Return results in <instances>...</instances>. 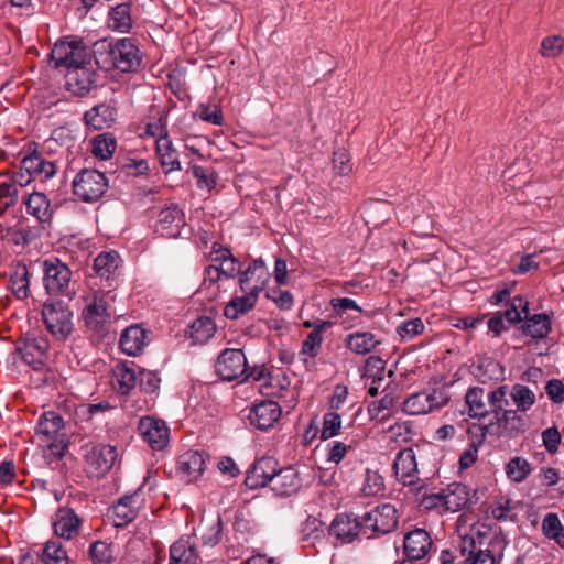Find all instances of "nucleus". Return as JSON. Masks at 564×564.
Listing matches in <instances>:
<instances>
[{
    "label": "nucleus",
    "instance_id": "f257e3e1",
    "mask_svg": "<svg viewBox=\"0 0 564 564\" xmlns=\"http://www.w3.org/2000/svg\"><path fill=\"white\" fill-rule=\"evenodd\" d=\"M93 55L96 64L105 69L132 72L141 62L139 50L130 39L119 40L116 44L107 40L98 41L94 44Z\"/></svg>",
    "mask_w": 564,
    "mask_h": 564
},
{
    "label": "nucleus",
    "instance_id": "f03ea898",
    "mask_svg": "<svg viewBox=\"0 0 564 564\" xmlns=\"http://www.w3.org/2000/svg\"><path fill=\"white\" fill-rule=\"evenodd\" d=\"M108 292L91 291L84 296L83 319L88 330L105 336L110 328L112 312L107 303Z\"/></svg>",
    "mask_w": 564,
    "mask_h": 564
},
{
    "label": "nucleus",
    "instance_id": "7ed1b4c3",
    "mask_svg": "<svg viewBox=\"0 0 564 564\" xmlns=\"http://www.w3.org/2000/svg\"><path fill=\"white\" fill-rule=\"evenodd\" d=\"M42 321L56 340H66L74 330L73 312L59 300H47L43 304Z\"/></svg>",
    "mask_w": 564,
    "mask_h": 564
},
{
    "label": "nucleus",
    "instance_id": "20e7f679",
    "mask_svg": "<svg viewBox=\"0 0 564 564\" xmlns=\"http://www.w3.org/2000/svg\"><path fill=\"white\" fill-rule=\"evenodd\" d=\"M50 341L47 337L28 333L15 344V352L34 370H42L50 359Z\"/></svg>",
    "mask_w": 564,
    "mask_h": 564
},
{
    "label": "nucleus",
    "instance_id": "39448f33",
    "mask_svg": "<svg viewBox=\"0 0 564 564\" xmlns=\"http://www.w3.org/2000/svg\"><path fill=\"white\" fill-rule=\"evenodd\" d=\"M51 61L56 68L67 67L68 70L90 62V51L82 39L58 41L51 54Z\"/></svg>",
    "mask_w": 564,
    "mask_h": 564
},
{
    "label": "nucleus",
    "instance_id": "423d86ee",
    "mask_svg": "<svg viewBox=\"0 0 564 564\" xmlns=\"http://www.w3.org/2000/svg\"><path fill=\"white\" fill-rule=\"evenodd\" d=\"M44 286L50 295L72 296V271L58 258H50L43 262Z\"/></svg>",
    "mask_w": 564,
    "mask_h": 564
},
{
    "label": "nucleus",
    "instance_id": "0eeeda50",
    "mask_svg": "<svg viewBox=\"0 0 564 564\" xmlns=\"http://www.w3.org/2000/svg\"><path fill=\"white\" fill-rule=\"evenodd\" d=\"M72 186L83 202H96L105 194L108 180L97 170L84 169L75 176Z\"/></svg>",
    "mask_w": 564,
    "mask_h": 564
},
{
    "label": "nucleus",
    "instance_id": "6e6552de",
    "mask_svg": "<svg viewBox=\"0 0 564 564\" xmlns=\"http://www.w3.org/2000/svg\"><path fill=\"white\" fill-rule=\"evenodd\" d=\"M118 453L115 446L98 444L85 455V473L89 478H102L113 466Z\"/></svg>",
    "mask_w": 564,
    "mask_h": 564
},
{
    "label": "nucleus",
    "instance_id": "1a4fd4ad",
    "mask_svg": "<svg viewBox=\"0 0 564 564\" xmlns=\"http://www.w3.org/2000/svg\"><path fill=\"white\" fill-rule=\"evenodd\" d=\"M216 373L225 381L248 379L247 358L241 349H225L215 365Z\"/></svg>",
    "mask_w": 564,
    "mask_h": 564
},
{
    "label": "nucleus",
    "instance_id": "9d476101",
    "mask_svg": "<svg viewBox=\"0 0 564 564\" xmlns=\"http://www.w3.org/2000/svg\"><path fill=\"white\" fill-rule=\"evenodd\" d=\"M449 398L443 389H433L431 392L423 391L412 394L403 401V411L411 415H419L432 412L444 406Z\"/></svg>",
    "mask_w": 564,
    "mask_h": 564
},
{
    "label": "nucleus",
    "instance_id": "9b49d317",
    "mask_svg": "<svg viewBox=\"0 0 564 564\" xmlns=\"http://www.w3.org/2000/svg\"><path fill=\"white\" fill-rule=\"evenodd\" d=\"M142 440L153 449H164L170 441V429L165 421L153 416H143L138 423Z\"/></svg>",
    "mask_w": 564,
    "mask_h": 564
},
{
    "label": "nucleus",
    "instance_id": "f8f14e48",
    "mask_svg": "<svg viewBox=\"0 0 564 564\" xmlns=\"http://www.w3.org/2000/svg\"><path fill=\"white\" fill-rule=\"evenodd\" d=\"M141 508L139 491L121 497L109 511L108 517L112 520L115 527L123 528L131 523L138 516Z\"/></svg>",
    "mask_w": 564,
    "mask_h": 564
},
{
    "label": "nucleus",
    "instance_id": "ddd939ff",
    "mask_svg": "<svg viewBox=\"0 0 564 564\" xmlns=\"http://www.w3.org/2000/svg\"><path fill=\"white\" fill-rule=\"evenodd\" d=\"M63 426L64 421L59 414L55 412H46L40 417L36 427L37 433L46 437L47 446L52 453L59 457L64 455V452L67 448L66 444L55 442Z\"/></svg>",
    "mask_w": 564,
    "mask_h": 564
},
{
    "label": "nucleus",
    "instance_id": "4468645a",
    "mask_svg": "<svg viewBox=\"0 0 564 564\" xmlns=\"http://www.w3.org/2000/svg\"><path fill=\"white\" fill-rule=\"evenodd\" d=\"M508 395V387L500 386L495 390L488 392L487 401L489 406H491L494 419L489 424L492 423V426L496 424L497 427L502 424H508L509 421H513L517 416H519V412L517 409L511 410L507 409L509 405Z\"/></svg>",
    "mask_w": 564,
    "mask_h": 564
},
{
    "label": "nucleus",
    "instance_id": "2eb2a0df",
    "mask_svg": "<svg viewBox=\"0 0 564 564\" xmlns=\"http://www.w3.org/2000/svg\"><path fill=\"white\" fill-rule=\"evenodd\" d=\"M207 458L203 451H187L178 456L176 470L186 481L196 480L203 475Z\"/></svg>",
    "mask_w": 564,
    "mask_h": 564
},
{
    "label": "nucleus",
    "instance_id": "dca6fc26",
    "mask_svg": "<svg viewBox=\"0 0 564 564\" xmlns=\"http://www.w3.org/2000/svg\"><path fill=\"white\" fill-rule=\"evenodd\" d=\"M276 470L278 462L273 457H261L248 471L245 482L251 489L270 486Z\"/></svg>",
    "mask_w": 564,
    "mask_h": 564
},
{
    "label": "nucleus",
    "instance_id": "f3484780",
    "mask_svg": "<svg viewBox=\"0 0 564 564\" xmlns=\"http://www.w3.org/2000/svg\"><path fill=\"white\" fill-rule=\"evenodd\" d=\"M386 361L379 356H370L365 365V378L370 380L368 393L377 397L388 391V381L384 380Z\"/></svg>",
    "mask_w": 564,
    "mask_h": 564
},
{
    "label": "nucleus",
    "instance_id": "a211bd4d",
    "mask_svg": "<svg viewBox=\"0 0 564 564\" xmlns=\"http://www.w3.org/2000/svg\"><path fill=\"white\" fill-rule=\"evenodd\" d=\"M281 406L278 402L272 400H264L252 406L249 413L250 424L259 430H268L281 416Z\"/></svg>",
    "mask_w": 564,
    "mask_h": 564
},
{
    "label": "nucleus",
    "instance_id": "6ab92c4d",
    "mask_svg": "<svg viewBox=\"0 0 564 564\" xmlns=\"http://www.w3.org/2000/svg\"><path fill=\"white\" fill-rule=\"evenodd\" d=\"M433 541L427 531L415 529L404 535L403 550L410 561L423 558L431 550Z\"/></svg>",
    "mask_w": 564,
    "mask_h": 564
},
{
    "label": "nucleus",
    "instance_id": "aec40b11",
    "mask_svg": "<svg viewBox=\"0 0 564 564\" xmlns=\"http://www.w3.org/2000/svg\"><path fill=\"white\" fill-rule=\"evenodd\" d=\"M393 471L398 481L402 485H412L416 480V460L412 448L400 449L393 462Z\"/></svg>",
    "mask_w": 564,
    "mask_h": 564
},
{
    "label": "nucleus",
    "instance_id": "412c9836",
    "mask_svg": "<svg viewBox=\"0 0 564 564\" xmlns=\"http://www.w3.org/2000/svg\"><path fill=\"white\" fill-rule=\"evenodd\" d=\"M240 273V290H251L258 293L262 291L269 278V272L261 258L252 260L248 268Z\"/></svg>",
    "mask_w": 564,
    "mask_h": 564
},
{
    "label": "nucleus",
    "instance_id": "4be33fe9",
    "mask_svg": "<svg viewBox=\"0 0 564 564\" xmlns=\"http://www.w3.org/2000/svg\"><path fill=\"white\" fill-rule=\"evenodd\" d=\"M184 225V213L175 205L163 208L158 215V230L162 236L175 238L180 236Z\"/></svg>",
    "mask_w": 564,
    "mask_h": 564
},
{
    "label": "nucleus",
    "instance_id": "5701e85b",
    "mask_svg": "<svg viewBox=\"0 0 564 564\" xmlns=\"http://www.w3.org/2000/svg\"><path fill=\"white\" fill-rule=\"evenodd\" d=\"M359 519L352 514L341 513L333 520L329 533L343 543H349L359 534Z\"/></svg>",
    "mask_w": 564,
    "mask_h": 564
},
{
    "label": "nucleus",
    "instance_id": "b1692460",
    "mask_svg": "<svg viewBox=\"0 0 564 564\" xmlns=\"http://www.w3.org/2000/svg\"><path fill=\"white\" fill-rule=\"evenodd\" d=\"M270 486L279 496L295 494L301 487L297 470L291 466L278 469Z\"/></svg>",
    "mask_w": 564,
    "mask_h": 564
},
{
    "label": "nucleus",
    "instance_id": "393cba45",
    "mask_svg": "<svg viewBox=\"0 0 564 564\" xmlns=\"http://www.w3.org/2000/svg\"><path fill=\"white\" fill-rule=\"evenodd\" d=\"M21 169L34 180L41 178L42 181L52 177L56 173L55 164L52 161L45 160L36 151L21 160Z\"/></svg>",
    "mask_w": 564,
    "mask_h": 564
},
{
    "label": "nucleus",
    "instance_id": "a878e982",
    "mask_svg": "<svg viewBox=\"0 0 564 564\" xmlns=\"http://www.w3.org/2000/svg\"><path fill=\"white\" fill-rule=\"evenodd\" d=\"M445 511H452L456 512L459 511L473 503H476V501H473V497L476 495H470V489L459 482H453L449 484L445 489Z\"/></svg>",
    "mask_w": 564,
    "mask_h": 564
},
{
    "label": "nucleus",
    "instance_id": "bb28decb",
    "mask_svg": "<svg viewBox=\"0 0 564 564\" xmlns=\"http://www.w3.org/2000/svg\"><path fill=\"white\" fill-rule=\"evenodd\" d=\"M196 543L191 536H183L170 547V564H198Z\"/></svg>",
    "mask_w": 564,
    "mask_h": 564
},
{
    "label": "nucleus",
    "instance_id": "cd10ccee",
    "mask_svg": "<svg viewBox=\"0 0 564 564\" xmlns=\"http://www.w3.org/2000/svg\"><path fill=\"white\" fill-rule=\"evenodd\" d=\"M95 83V73L86 65L69 69L66 74V85L70 91L78 96L88 94Z\"/></svg>",
    "mask_w": 564,
    "mask_h": 564
},
{
    "label": "nucleus",
    "instance_id": "c85d7f7f",
    "mask_svg": "<svg viewBox=\"0 0 564 564\" xmlns=\"http://www.w3.org/2000/svg\"><path fill=\"white\" fill-rule=\"evenodd\" d=\"M28 214L35 217L41 224H50L53 218L54 209L47 196L40 192H34L23 200Z\"/></svg>",
    "mask_w": 564,
    "mask_h": 564
},
{
    "label": "nucleus",
    "instance_id": "c756f323",
    "mask_svg": "<svg viewBox=\"0 0 564 564\" xmlns=\"http://www.w3.org/2000/svg\"><path fill=\"white\" fill-rule=\"evenodd\" d=\"M241 292L243 293L242 295L234 296L225 306L224 315L227 318L237 319L256 306L259 293L251 290H241Z\"/></svg>",
    "mask_w": 564,
    "mask_h": 564
},
{
    "label": "nucleus",
    "instance_id": "7c9ffc66",
    "mask_svg": "<svg viewBox=\"0 0 564 564\" xmlns=\"http://www.w3.org/2000/svg\"><path fill=\"white\" fill-rule=\"evenodd\" d=\"M488 393L484 388L471 387L465 394V402L468 406V415L473 419H485L492 414L491 406L487 401Z\"/></svg>",
    "mask_w": 564,
    "mask_h": 564
},
{
    "label": "nucleus",
    "instance_id": "2f4dec72",
    "mask_svg": "<svg viewBox=\"0 0 564 564\" xmlns=\"http://www.w3.org/2000/svg\"><path fill=\"white\" fill-rule=\"evenodd\" d=\"M80 525V520L72 509L61 508L55 513L53 528L55 534L64 539H72Z\"/></svg>",
    "mask_w": 564,
    "mask_h": 564
},
{
    "label": "nucleus",
    "instance_id": "473e14b6",
    "mask_svg": "<svg viewBox=\"0 0 564 564\" xmlns=\"http://www.w3.org/2000/svg\"><path fill=\"white\" fill-rule=\"evenodd\" d=\"M387 507L388 505L378 506L370 512H367L362 517V521H359V533L366 534L368 539L372 538V533L376 532L386 534L388 532V519L381 510H384Z\"/></svg>",
    "mask_w": 564,
    "mask_h": 564
},
{
    "label": "nucleus",
    "instance_id": "72a5a7b5",
    "mask_svg": "<svg viewBox=\"0 0 564 564\" xmlns=\"http://www.w3.org/2000/svg\"><path fill=\"white\" fill-rule=\"evenodd\" d=\"M117 110L115 107L100 104L86 111L84 115L85 122L94 130H102L116 121Z\"/></svg>",
    "mask_w": 564,
    "mask_h": 564
},
{
    "label": "nucleus",
    "instance_id": "f704fd0d",
    "mask_svg": "<svg viewBox=\"0 0 564 564\" xmlns=\"http://www.w3.org/2000/svg\"><path fill=\"white\" fill-rule=\"evenodd\" d=\"M119 344L123 352L135 356L147 344V332L139 325H132L122 332Z\"/></svg>",
    "mask_w": 564,
    "mask_h": 564
},
{
    "label": "nucleus",
    "instance_id": "c9c22d12",
    "mask_svg": "<svg viewBox=\"0 0 564 564\" xmlns=\"http://www.w3.org/2000/svg\"><path fill=\"white\" fill-rule=\"evenodd\" d=\"M491 424H474L467 430L468 434L474 432V429L479 432V437L477 441H471L468 448H466L459 457L460 468L466 469L475 464L478 457V447L485 442L487 434L490 432Z\"/></svg>",
    "mask_w": 564,
    "mask_h": 564
},
{
    "label": "nucleus",
    "instance_id": "e433bc0d",
    "mask_svg": "<svg viewBox=\"0 0 564 564\" xmlns=\"http://www.w3.org/2000/svg\"><path fill=\"white\" fill-rule=\"evenodd\" d=\"M138 373L127 364H118L112 370L113 388L121 394H128L137 384Z\"/></svg>",
    "mask_w": 564,
    "mask_h": 564
},
{
    "label": "nucleus",
    "instance_id": "4c0bfd02",
    "mask_svg": "<svg viewBox=\"0 0 564 564\" xmlns=\"http://www.w3.org/2000/svg\"><path fill=\"white\" fill-rule=\"evenodd\" d=\"M156 153L160 159V163L164 169L165 173L173 171H180L181 164L178 161V154L172 147V142L169 138H159L155 141Z\"/></svg>",
    "mask_w": 564,
    "mask_h": 564
},
{
    "label": "nucleus",
    "instance_id": "58836bf2",
    "mask_svg": "<svg viewBox=\"0 0 564 564\" xmlns=\"http://www.w3.org/2000/svg\"><path fill=\"white\" fill-rule=\"evenodd\" d=\"M120 265V257L116 251L101 252L94 260V271L107 281L116 276Z\"/></svg>",
    "mask_w": 564,
    "mask_h": 564
},
{
    "label": "nucleus",
    "instance_id": "ea45409f",
    "mask_svg": "<svg viewBox=\"0 0 564 564\" xmlns=\"http://www.w3.org/2000/svg\"><path fill=\"white\" fill-rule=\"evenodd\" d=\"M525 323L522 325V332L535 339L545 338L551 332L550 317L542 314H533L527 316Z\"/></svg>",
    "mask_w": 564,
    "mask_h": 564
},
{
    "label": "nucleus",
    "instance_id": "a19ab883",
    "mask_svg": "<svg viewBox=\"0 0 564 564\" xmlns=\"http://www.w3.org/2000/svg\"><path fill=\"white\" fill-rule=\"evenodd\" d=\"M216 332V325L210 317L203 316L193 322L191 338L195 344H205Z\"/></svg>",
    "mask_w": 564,
    "mask_h": 564
},
{
    "label": "nucleus",
    "instance_id": "79ce46f5",
    "mask_svg": "<svg viewBox=\"0 0 564 564\" xmlns=\"http://www.w3.org/2000/svg\"><path fill=\"white\" fill-rule=\"evenodd\" d=\"M531 464L523 457H512L505 467L507 477L517 484L524 481L531 474Z\"/></svg>",
    "mask_w": 564,
    "mask_h": 564
},
{
    "label": "nucleus",
    "instance_id": "37998d69",
    "mask_svg": "<svg viewBox=\"0 0 564 564\" xmlns=\"http://www.w3.org/2000/svg\"><path fill=\"white\" fill-rule=\"evenodd\" d=\"M132 25L130 6L121 3L115 7L109 13V26L119 32H128Z\"/></svg>",
    "mask_w": 564,
    "mask_h": 564
},
{
    "label": "nucleus",
    "instance_id": "c03bdc74",
    "mask_svg": "<svg viewBox=\"0 0 564 564\" xmlns=\"http://www.w3.org/2000/svg\"><path fill=\"white\" fill-rule=\"evenodd\" d=\"M508 394L520 412H527L535 403V394L531 389L523 384H514L508 390Z\"/></svg>",
    "mask_w": 564,
    "mask_h": 564
},
{
    "label": "nucleus",
    "instance_id": "a18cd8bd",
    "mask_svg": "<svg viewBox=\"0 0 564 564\" xmlns=\"http://www.w3.org/2000/svg\"><path fill=\"white\" fill-rule=\"evenodd\" d=\"M330 326V322H321V324L316 326L315 329H312V332L307 335L306 339L302 344V352L310 355L311 357H315L323 341L322 333Z\"/></svg>",
    "mask_w": 564,
    "mask_h": 564
},
{
    "label": "nucleus",
    "instance_id": "49530a36",
    "mask_svg": "<svg viewBox=\"0 0 564 564\" xmlns=\"http://www.w3.org/2000/svg\"><path fill=\"white\" fill-rule=\"evenodd\" d=\"M116 140L111 135L99 134L93 140V154L98 159H109L116 151Z\"/></svg>",
    "mask_w": 564,
    "mask_h": 564
},
{
    "label": "nucleus",
    "instance_id": "de8ad7c7",
    "mask_svg": "<svg viewBox=\"0 0 564 564\" xmlns=\"http://www.w3.org/2000/svg\"><path fill=\"white\" fill-rule=\"evenodd\" d=\"M29 272L25 265H18L14 273L10 278V288L19 299L28 296L29 290Z\"/></svg>",
    "mask_w": 564,
    "mask_h": 564
},
{
    "label": "nucleus",
    "instance_id": "09e8293b",
    "mask_svg": "<svg viewBox=\"0 0 564 564\" xmlns=\"http://www.w3.org/2000/svg\"><path fill=\"white\" fill-rule=\"evenodd\" d=\"M501 314L509 324L518 323L529 315L528 302L521 296H516L511 302V306Z\"/></svg>",
    "mask_w": 564,
    "mask_h": 564
},
{
    "label": "nucleus",
    "instance_id": "8fccbe9b",
    "mask_svg": "<svg viewBox=\"0 0 564 564\" xmlns=\"http://www.w3.org/2000/svg\"><path fill=\"white\" fill-rule=\"evenodd\" d=\"M423 329L424 325L420 318H410L395 326L397 336L401 341L414 338L416 335L421 334Z\"/></svg>",
    "mask_w": 564,
    "mask_h": 564
},
{
    "label": "nucleus",
    "instance_id": "3c124183",
    "mask_svg": "<svg viewBox=\"0 0 564 564\" xmlns=\"http://www.w3.org/2000/svg\"><path fill=\"white\" fill-rule=\"evenodd\" d=\"M347 346L357 354H366L375 347L373 336L370 333H356L349 335Z\"/></svg>",
    "mask_w": 564,
    "mask_h": 564
},
{
    "label": "nucleus",
    "instance_id": "603ef678",
    "mask_svg": "<svg viewBox=\"0 0 564 564\" xmlns=\"http://www.w3.org/2000/svg\"><path fill=\"white\" fill-rule=\"evenodd\" d=\"M564 50V39L560 35L546 36L541 42L540 54L546 58H555Z\"/></svg>",
    "mask_w": 564,
    "mask_h": 564
},
{
    "label": "nucleus",
    "instance_id": "864d4df0",
    "mask_svg": "<svg viewBox=\"0 0 564 564\" xmlns=\"http://www.w3.org/2000/svg\"><path fill=\"white\" fill-rule=\"evenodd\" d=\"M43 561L45 564H66V551L58 542L48 541L43 551Z\"/></svg>",
    "mask_w": 564,
    "mask_h": 564
},
{
    "label": "nucleus",
    "instance_id": "5fc2aeb1",
    "mask_svg": "<svg viewBox=\"0 0 564 564\" xmlns=\"http://www.w3.org/2000/svg\"><path fill=\"white\" fill-rule=\"evenodd\" d=\"M89 555L94 564H110L112 560L111 545L104 541H96L89 547Z\"/></svg>",
    "mask_w": 564,
    "mask_h": 564
},
{
    "label": "nucleus",
    "instance_id": "6e6d98bb",
    "mask_svg": "<svg viewBox=\"0 0 564 564\" xmlns=\"http://www.w3.org/2000/svg\"><path fill=\"white\" fill-rule=\"evenodd\" d=\"M200 120L215 126H221L224 123V117L221 109L218 105H206L200 104L195 112Z\"/></svg>",
    "mask_w": 564,
    "mask_h": 564
},
{
    "label": "nucleus",
    "instance_id": "4d7b16f0",
    "mask_svg": "<svg viewBox=\"0 0 564 564\" xmlns=\"http://www.w3.org/2000/svg\"><path fill=\"white\" fill-rule=\"evenodd\" d=\"M223 279L225 278L220 272L218 265L209 264L204 270V280L202 283V288L206 290L210 289L212 294L216 296L220 289L218 282H220Z\"/></svg>",
    "mask_w": 564,
    "mask_h": 564
},
{
    "label": "nucleus",
    "instance_id": "13d9d810",
    "mask_svg": "<svg viewBox=\"0 0 564 564\" xmlns=\"http://www.w3.org/2000/svg\"><path fill=\"white\" fill-rule=\"evenodd\" d=\"M528 429L527 420L519 415L513 421H509L508 424H502L497 427L498 436L500 437H516L522 433H524Z\"/></svg>",
    "mask_w": 564,
    "mask_h": 564
},
{
    "label": "nucleus",
    "instance_id": "bf43d9fd",
    "mask_svg": "<svg viewBox=\"0 0 564 564\" xmlns=\"http://www.w3.org/2000/svg\"><path fill=\"white\" fill-rule=\"evenodd\" d=\"M341 426L340 415L336 412H327L323 419V429L321 431V438L328 440L339 433Z\"/></svg>",
    "mask_w": 564,
    "mask_h": 564
},
{
    "label": "nucleus",
    "instance_id": "052dcab7",
    "mask_svg": "<svg viewBox=\"0 0 564 564\" xmlns=\"http://www.w3.org/2000/svg\"><path fill=\"white\" fill-rule=\"evenodd\" d=\"M362 491L366 496H377L384 491V478L378 471L367 470Z\"/></svg>",
    "mask_w": 564,
    "mask_h": 564
},
{
    "label": "nucleus",
    "instance_id": "680f3d73",
    "mask_svg": "<svg viewBox=\"0 0 564 564\" xmlns=\"http://www.w3.org/2000/svg\"><path fill=\"white\" fill-rule=\"evenodd\" d=\"M160 381L158 373L154 371L143 369L138 373L137 382H139L141 390L147 393L154 392L159 388Z\"/></svg>",
    "mask_w": 564,
    "mask_h": 564
},
{
    "label": "nucleus",
    "instance_id": "e2e57ef3",
    "mask_svg": "<svg viewBox=\"0 0 564 564\" xmlns=\"http://www.w3.org/2000/svg\"><path fill=\"white\" fill-rule=\"evenodd\" d=\"M563 528L556 513H547L542 521V532L547 539L554 540Z\"/></svg>",
    "mask_w": 564,
    "mask_h": 564
},
{
    "label": "nucleus",
    "instance_id": "0e129e2a",
    "mask_svg": "<svg viewBox=\"0 0 564 564\" xmlns=\"http://www.w3.org/2000/svg\"><path fill=\"white\" fill-rule=\"evenodd\" d=\"M383 394L380 400L372 401L368 405V413L371 420L383 422L388 417V394L386 392Z\"/></svg>",
    "mask_w": 564,
    "mask_h": 564
},
{
    "label": "nucleus",
    "instance_id": "69168bd1",
    "mask_svg": "<svg viewBox=\"0 0 564 564\" xmlns=\"http://www.w3.org/2000/svg\"><path fill=\"white\" fill-rule=\"evenodd\" d=\"M333 166L340 175H347L352 171L350 155L346 150L340 149L334 152Z\"/></svg>",
    "mask_w": 564,
    "mask_h": 564
},
{
    "label": "nucleus",
    "instance_id": "338daca9",
    "mask_svg": "<svg viewBox=\"0 0 564 564\" xmlns=\"http://www.w3.org/2000/svg\"><path fill=\"white\" fill-rule=\"evenodd\" d=\"M193 174L197 178L200 188L212 189L216 184L214 173L203 166H193Z\"/></svg>",
    "mask_w": 564,
    "mask_h": 564
},
{
    "label": "nucleus",
    "instance_id": "774afa93",
    "mask_svg": "<svg viewBox=\"0 0 564 564\" xmlns=\"http://www.w3.org/2000/svg\"><path fill=\"white\" fill-rule=\"evenodd\" d=\"M542 441L546 451L554 454L561 443V434L556 427H549L542 432Z\"/></svg>",
    "mask_w": 564,
    "mask_h": 564
}]
</instances>
